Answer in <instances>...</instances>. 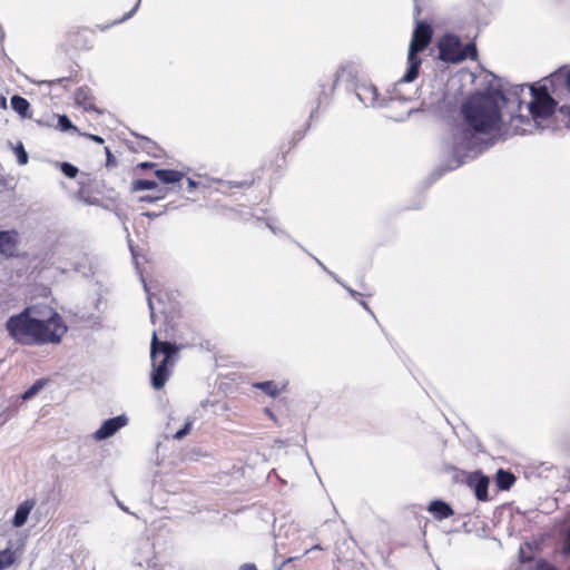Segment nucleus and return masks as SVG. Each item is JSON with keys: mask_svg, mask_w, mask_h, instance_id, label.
<instances>
[{"mask_svg": "<svg viewBox=\"0 0 570 570\" xmlns=\"http://www.w3.org/2000/svg\"><path fill=\"white\" fill-rule=\"evenodd\" d=\"M191 425H193V421L191 420H188L186 421L185 425L183 429L178 430L175 434H174V439L176 440H181L185 435H187L191 429Z\"/></svg>", "mask_w": 570, "mask_h": 570, "instance_id": "23", "label": "nucleus"}, {"mask_svg": "<svg viewBox=\"0 0 570 570\" xmlns=\"http://www.w3.org/2000/svg\"><path fill=\"white\" fill-rule=\"evenodd\" d=\"M431 39V26L426 22H417L410 42L407 53L409 67L404 76L401 78L402 82H412L417 78L421 66V59L417 57V52L423 51L430 43Z\"/></svg>", "mask_w": 570, "mask_h": 570, "instance_id": "4", "label": "nucleus"}, {"mask_svg": "<svg viewBox=\"0 0 570 570\" xmlns=\"http://www.w3.org/2000/svg\"><path fill=\"white\" fill-rule=\"evenodd\" d=\"M16 561L14 552L10 549L0 551V570L11 567Z\"/></svg>", "mask_w": 570, "mask_h": 570, "instance_id": "17", "label": "nucleus"}, {"mask_svg": "<svg viewBox=\"0 0 570 570\" xmlns=\"http://www.w3.org/2000/svg\"><path fill=\"white\" fill-rule=\"evenodd\" d=\"M87 137L90 138L91 140L98 142V144H102L104 142V139L101 137L97 136V135L89 134V135H87Z\"/></svg>", "mask_w": 570, "mask_h": 570, "instance_id": "30", "label": "nucleus"}, {"mask_svg": "<svg viewBox=\"0 0 570 570\" xmlns=\"http://www.w3.org/2000/svg\"><path fill=\"white\" fill-rule=\"evenodd\" d=\"M45 383L41 380L36 381L23 394L22 400L27 401L33 397L42 387Z\"/></svg>", "mask_w": 570, "mask_h": 570, "instance_id": "20", "label": "nucleus"}, {"mask_svg": "<svg viewBox=\"0 0 570 570\" xmlns=\"http://www.w3.org/2000/svg\"><path fill=\"white\" fill-rule=\"evenodd\" d=\"M140 166H141L142 168H151V167H154V166H155V164H153V163H142Z\"/></svg>", "mask_w": 570, "mask_h": 570, "instance_id": "34", "label": "nucleus"}, {"mask_svg": "<svg viewBox=\"0 0 570 570\" xmlns=\"http://www.w3.org/2000/svg\"><path fill=\"white\" fill-rule=\"evenodd\" d=\"M75 100L78 105L82 106L86 110L95 109L91 101L89 91L86 88H79L76 91Z\"/></svg>", "mask_w": 570, "mask_h": 570, "instance_id": "16", "label": "nucleus"}, {"mask_svg": "<svg viewBox=\"0 0 570 570\" xmlns=\"http://www.w3.org/2000/svg\"><path fill=\"white\" fill-rule=\"evenodd\" d=\"M534 570H557L552 564L548 563L543 559H539L535 561Z\"/></svg>", "mask_w": 570, "mask_h": 570, "instance_id": "25", "label": "nucleus"}, {"mask_svg": "<svg viewBox=\"0 0 570 570\" xmlns=\"http://www.w3.org/2000/svg\"><path fill=\"white\" fill-rule=\"evenodd\" d=\"M255 386L257 389L263 390L266 394H268L271 396H276L278 394V389H277L276 384L272 381L256 383Z\"/></svg>", "mask_w": 570, "mask_h": 570, "instance_id": "19", "label": "nucleus"}, {"mask_svg": "<svg viewBox=\"0 0 570 570\" xmlns=\"http://www.w3.org/2000/svg\"><path fill=\"white\" fill-rule=\"evenodd\" d=\"M58 125L62 130H69L75 128L69 118L65 115L59 116Z\"/></svg>", "mask_w": 570, "mask_h": 570, "instance_id": "24", "label": "nucleus"}, {"mask_svg": "<svg viewBox=\"0 0 570 570\" xmlns=\"http://www.w3.org/2000/svg\"><path fill=\"white\" fill-rule=\"evenodd\" d=\"M188 185L190 188H194L196 186L195 181L191 179H188Z\"/></svg>", "mask_w": 570, "mask_h": 570, "instance_id": "37", "label": "nucleus"}, {"mask_svg": "<svg viewBox=\"0 0 570 570\" xmlns=\"http://www.w3.org/2000/svg\"><path fill=\"white\" fill-rule=\"evenodd\" d=\"M11 108L17 112L19 114L20 116L22 117H27L28 116V111H29V108H30V104L29 101L21 97V96H18V95H14L12 98H11Z\"/></svg>", "mask_w": 570, "mask_h": 570, "instance_id": "14", "label": "nucleus"}, {"mask_svg": "<svg viewBox=\"0 0 570 570\" xmlns=\"http://www.w3.org/2000/svg\"><path fill=\"white\" fill-rule=\"evenodd\" d=\"M128 422L126 415H118L112 419L106 420L101 426L94 433V439L97 441L106 440L112 436L117 431L124 428Z\"/></svg>", "mask_w": 570, "mask_h": 570, "instance_id": "7", "label": "nucleus"}, {"mask_svg": "<svg viewBox=\"0 0 570 570\" xmlns=\"http://www.w3.org/2000/svg\"><path fill=\"white\" fill-rule=\"evenodd\" d=\"M566 82L568 89L570 90V71L567 73ZM560 111L570 116V106H562Z\"/></svg>", "mask_w": 570, "mask_h": 570, "instance_id": "27", "label": "nucleus"}, {"mask_svg": "<svg viewBox=\"0 0 570 570\" xmlns=\"http://www.w3.org/2000/svg\"><path fill=\"white\" fill-rule=\"evenodd\" d=\"M515 481L514 475L511 472L500 469L497 472V485L500 490H509Z\"/></svg>", "mask_w": 570, "mask_h": 570, "instance_id": "15", "label": "nucleus"}, {"mask_svg": "<svg viewBox=\"0 0 570 570\" xmlns=\"http://www.w3.org/2000/svg\"><path fill=\"white\" fill-rule=\"evenodd\" d=\"M520 559L522 562L530 561L532 559L531 556H525L524 547L520 548Z\"/></svg>", "mask_w": 570, "mask_h": 570, "instance_id": "28", "label": "nucleus"}, {"mask_svg": "<svg viewBox=\"0 0 570 570\" xmlns=\"http://www.w3.org/2000/svg\"><path fill=\"white\" fill-rule=\"evenodd\" d=\"M19 233L16 229L0 232V255L4 257L17 256Z\"/></svg>", "mask_w": 570, "mask_h": 570, "instance_id": "8", "label": "nucleus"}, {"mask_svg": "<svg viewBox=\"0 0 570 570\" xmlns=\"http://www.w3.org/2000/svg\"><path fill=\"white\" fill-rule=\"evenodd\" d=\"M138 4H139V1H138V2H137V4L135 6V8H134L131 11H129V12L125 16V18H124V19H128L129 17H131V16H132V13L136 11V9H137Z\"/></svg>", "mask_w": 570, "mask_h": 570, "instance_id": "33", "label": "nucleus"}, {"mask_svg": "<svg viewBox=\"0 0 570 570\" xmlns=\"http://www.w3.org/2000/svg\"><path fill=\"white\" fill-rule=\"evenodd\" d=\"M9 336L18 344L41 346L59 344L67 333L61 316L50 307H26L6 322Z\"/></svg>", "mask_w": 570, "mask_h": 570, "instance_id": "2", "label": "nucleus"}, {"mask_svg": "<svg viewBox=\"0 0 570 570\" xmlns=\"http://www.w3.org/2000/svg\"><path fill=\"white\" fill-rule=\"evenodd\" d=\"M141 200L151 202L153 199L150 197H142Z\"/></svg>", "mask_w": 570, "mask_h": 570, "instance_id": "39", "label": "nucleus"}, {"mask_svg": "<svg viewBox=\"0 0 570 570\" xmlns=\"http://www.w3.org/2000/svg\"><path fill=\"white\" fill-rule=\"evenodd\" d=\"M106 153H107V160L109 163L111 160V153H110L109 148H106Z\"/></svg>", "mask_w": 570, "mask_h": 570, "instance_id": "36", "label": "nucleus"}, {"mask_svg": "<svg viewBox=\"0 0 570 570\" xmlns=\"http://www.w3.org/2000/svg\"><path fill=\"white\" fill-rule=\"evenodd\" d=\"M157 187V183L148 179H137L132 183V189L138 190H150Z\"/></svg>", "mask_w": 570, "mask_h": 570, "instance_id": "18", "label": "nucleus"}, {"mask_svg": "<svg viewBox=\"0 0 570 570\" xmlns=\"http://www.w3.org/2000/svg\"><path fill=\"white\" fill-rule=\"evenodd\" d=\"M61 171L69 178H75L78 174V168L69 163L61 164Z\"/></svg>", "mask_w": 570, "mask_h": 570, "instance_id": "22", "label": "nucleus"}, {"mask_svg": "<svg viewBox=\"0 0 570 570\" xmlns=\"http://www.w3.org/2000/svg\"><path fill=\"white\" fill-rule=\"evenodd\" d=\"M507 98L500 90L480 92L471 96L461 107L464 124L453 134L455 155L474 156L493 145L484 135L498 132L502 124L501 108Z\"/></svg>", "mask_w": 570, "mask_h": 570, "instance_id": "1", "label": "nucleus"}, {"mask_svg": "<svg viewBox=\"0 0 570 570\" xmlns=\"http://www.w3.org/2000/svg\"><path fill=\"white\" fill-rule=\"evenodd\" d=\"M13 151L17 156V161L19 165H26L28 164V154L22 145V142H19L14 148H13Z\"/></svg>", "mask_w": 570, "mask_h": 570, "instance_id": "21", "label": "nucleus"}, {"mask_svg": "<svg viewBox=\"0 0 570 570\" xmlns=\"http://www.w3.org/2000/svg\"><path fill=\"white\" fill-rule=\"evenodd\" d=\"M428 511L438 520L448 519L454 514L453 509L441 500L432 501L428 507Z\"/></svg>", "mask_w": 570, "mask_h": 570, "instance_id": "10", "label": "nucleus"}, {"mask_svg": "<svg viewBox=\"0 0 570 570\" xmlns=\"http://www.w3.org/2000/svg\"><path fill=\"white\" fill-rule=\"evenodd\" d=\"M148 306H149V309H150L151 321L154 322L155 313H154V306H153L150 297L148 298Z\"/></svg>", "mask_w": 570, "mask_h": 570, "instance_id": "31", "label": "nucleus"}, {"mask_svg": "<svg viewBox=\"0 0 570 570\" xmlns=\"http://www.w3.org/2000/svg\"><path fill=\"white\" fill-rule=\"evenodd\" d=\"M468 485L473 489L474 494L479 501L488 500V487H489V478L474 472L468 476Z\"/></svg>", "mask_w": 570, "mask_h": 570, "instance_id": "9", "label": "nucleus"}, {"mask_svg": "<svg viewBox=\"0 0 570 570\" xmlns=\"http://www.w3.org/2000/svg\"><path fill=\"white\" fill-rule=\"evenodd\" d=\"M321 549H322V548H321L318 544H316V546L312 547L311 549L306 550V551H305V554H307V553H308L309 551H312V550H321Z\"/></svg>", "mask_w": 570, "mask_h": 570, "instance_id": "35", "label": "nucleus"}, {"mask_svg": "<svg viewBox=\"0 0 570 570\" xmlns=\"http://www.w3.org/2000/svg\"><path fill=\"white\" fill-rule=\"evenodd\" d=\"M155 175L163 184L178 183L184 177L183 173L173 169H157Z\"/></svg>", "mask_w": 570, "mask_h": 570, "instance_id": "13", "label": "nucleus"}, {"mask_svg": "<svg viewBox=\"0 0 570 570\" xmlns=\"http://www.w3.org/2000/svg\"><path fill=\"white\" fill-rule=\"evenodd\" d=\"M32 508H33V502H31V501H24L23 503H21L16 510V513H14V517L12 520L13 525L17 528L22 527L26 523Z\"/></svg>", "mask_w": 570, "mask_h": 570, "instance_id": "11", "label": "nucleus"}, {"mask_svg": "<svg viewBox=\"0 0 570 570\" xmlns=\"http://www.w3.org/2000/svg\"><path fill=\"white\" fill-rule=\"evenodd\" d=\"M532 99L529 102V111L532 119L538 126H541L542 121L548 119L554 111L556 101L550 96L546 86L541 87H529Z\"/></svg>", "mask_w": 570, "mask_h": 570, "instance_id": "5", "label": "nucleus"}, {"mask_svg": "<svg viewBox=\"0 0 570 570\" xmlns=\"http://www.w3.org/2000/svg\"><path fill=\"white\" fill-rule=\"evenodd\" d=\"M178 348L169 342H159L156 332L153 333L150 343V357L153 362L151 386L160 390L171 375L170 367L174 365V356Z\"/></svg>", "mask_w": 570, "mask_h": 570, "instance_id": "3", "label": "nucleus"}, {"mask_svg": "<svg viewBox=\"0 0 570 570\" xmlns=\"http://www.w3.org/2000/svg\"><path fill=\"white\" fill-rule=\"evenodd\" d=\"M118 505L120 507L121 510H124L126 512L128 511V509L125 505H122L121 503H118Z\"/></svg>", "mask_w": 570, "mask_h": 570, "instance_id": "38", "label": "nucleus"}, {"mask_svg": "<svg viewBox=\"0 0 570 570\" xmlns=\"http://www.w3.org/2000/svg\"><path fill=\"white\" fill-rule=\"evenodd\" d=\"M461 51H464L468 53V58L475 59L476 57V48L473 43H468Z\"/></svg>", "mask_w": 570, "mask_h": 570, "instance_id": "26", "label": "nucleus"}, {"mask_svg": "<svg viewBox=\"0 0 570 570\" xmlns=\"http://www.w3.org/2000/svg\"><path fill=\"white\" fill-rule=\"evenodd\" d=\"M297 559H298V557H291V558H287L286 560H284V561H283L282 567H284L286 563H289V562H292V561H294V560H297Z\"/></svg>", "mask_w": 570, "mask_h": 570, "instance_id": "32", "label": "nucleus"}, {"mask_svg": "<svg viewBox=\"0 0 570 570\" xmlns=\"http://www.w3.org/2000/svg\"><path fill=\"white\" fill-rule=\"evenodd\" d=\"M356 96L364 105L374 106L377 100V89L374 86H362Z\"/></svg>", "mask_w": 570, "mask_h": 570, "instance_id": "12", "label": "nucleus"}, {"mask_svg": "<svg viewBox=\"0 0 570 570\" xmlns=\"http://www.w3.org/2000/svg\"><path fill=\"white\" fill-rule=\"evenodd\" d=\"M415 10H416V14L419 16L421 10H420V8L417 6H415Z\"/></svg>", "mask_w": 570, "mask_h": 570, "instance_id": "40", "label": "nucleus"}, {"mask_svg": "<svg viewBox=\"0 0 570 570\" xmlns=\"http://www.w3.org/2000/svg\"><path fill=\"white\" fill-rule=\"evenodd\" d=\"M441 60L458 63L468 58V53L461 51V45L458 38L448 36L444 37L439 45Z\"/></svg>", "mask_w": 570, "mask_h": 570, "instance_id": "6", "label": "nucleus"}, {"mask_svg": "<svg viewBox=\"0 0 570 570\" xmlns=\"http://www.w3.org/2000/svg\"><path fill=\"white\" fill-rule=\"evenodd\" d=\"M146 215H147L148 217H155V216H156V214H149V213H146Z\"/></svg>", "mask_w": 570, "mask_h": 570, "instance_id": "41", "label": "nucleus"}, {"mask_svg": "<svg viewBox=\"0 0 570 570\" xmlns=\"http://www.w3.org/2000/svg\"><path fill=\"white\" fill-rule=\"evenodd\" d=\"M238 570H257L254 563H244Z\"/></svg>", "mask_w": 570, "mask_h": 570, "instance_id": "29", "label": "nucleus"}]
</instances>
